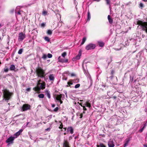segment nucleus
<instances>
[{"label": "nucleus", "mask_w": 147, "mask_h": 147, "mask_svg": "<svg viewBox=\"0 0 147 147\" xmlns=\"http://www.w3.org/2000/svg\"><path fill=\"white\" fill-rule=\"evenodd\" d=\"M3 92L4 96V98L3 99V100H7V102H8V100L9 99L11 96L12 94L10 93L9 90H3Z\"/></svg>", "instance_id": "1"}, {"label": "nucleus", "mask_w": 147, "mask_h": 147, "mask_svg": "<svg viewBox=\"0 0 147 147\" xmlns=\"http://www.w3.org/2000/svg\"><path fill=\"white\" fill-rule=\"evenodd\" d=\"M63 98H65V95L61 94H55L54 96L55 101L56 102L57 101L58 102H60V104L63 103V101L61 100V99L63 100Z\"/></svg>", "instance_id": "2"}, {"label": "nucleus", "mask_w": 147, "mask_h": 147, "mask_svg": "<svg viewBox=\"0 0 147 147\" xmlns=\"http://www.w3.org/2000/svg\"><path fill=\"white\" fill-rule=\"evenodd\" d=\"M37 76L40 78H42L44 77V74L45 72L44 70L40 67L37 68L36 70Z\"/></svg>", "instance_id": "3"}, {"label": "nucleus", "mask_w": 147, "mask_h": 147, "mask_svg": "<svg viewBox=\"0 0 147 147\" xmlns=\"http://www.w3.org/2000/svg\"><path fill=\"white\" fill-rule=\"evenodd\" d=\"M16 16L17 17L18 15L22 16L24 15V12L22 11H21L20 9V7H16L15 10Z\"/></svg>", "instance_id": "4"}, {"label": "nucleus", "mask_w": 147, "mask_h": 147, "mask_svg": "<svg viewBox=\"0 0 147 147\" xmlns=\"http://www.w3.org/2000/svg\"><path fill=\"white\" fill-rule=\"evenodd\" d=\"M39 87H37L34 88L33 89L35 92H38L40 90L43 89L45 88V85L43 84L39 83L38 84Z\"/></svg>", "instance_id": "5"}, {"label": "nucleus", "mask_w": 147, "mask_h": 147, "mask_svg": "<svg viewBox=\"0 0 147 147\" xmlns=\"http://www.w3.org/2000/svg\"><path fill=\"white\" fill-rule=\"evenodd\" d=\"M96 47L95 44L90 43L88 44L86 47L85 49L87 50L94 49Z\"/></svg>", "instance_id": "6"}, {"label": "nucleus", "mask_w": 147, "mask_h": 147, "mask_svg": "<svg viewBox=\"0 0 147 147\" xmlns=\"http://www.w3.org/2000/svg\"><path fill=\"white\" fill-rule=\"evenodd\" d=\"M15 139L14 136H11L6 141V142L8 144V145L12 144L13 143V141Z\"/></svg>", "instance_id": "7"}, {"label": "nucleus", "mask_w": 147, "mask_h": 147, "mask_svg": "<svg viewBox=\"0 0 147 147\" xmlns=\"http://www.w3.org/2000/svg\"><path fill=\"white\" fill-rule=\"evenodd\" d=\"M25 38V34L22 32H21L18 34V41H22Z\"/></svg>", "instance_id": "8"}, {"label": "nucleus", "mask_w": 147, "mask_h": 147, "mask_svg": "<svg viewBox=\"0 0 147 147\" xmlns=\"http://www.w3.org/2000/svg\"><path fill=\"white\" fill-rule=\"evenodd\" d=\"M30 106L28 104H24L23 105L22 107V111H27L30 109Z\"/></svg>", "instance_id": "9"}, {"label": "nucleus", "mask_w": 147, "mask_h": 147, "mask_svg": "<svg viewBox=\"0 0 147 147\" xmlns=\"http://www.w3.org/2000/svg\"><path fill=\"white\" fill-rule=\"evenodd\" d=\"M139 24L142 26V29L146 31L147 33V23H143L140 22Z\"/></svg>", "instance_id": "10"}, {"label": "nucleus", "mask_w": 147, "mask_h": 147, "mask_svg": "<svg viewBox=\"0 0 147 147\" xmlns=\"http://www.w3.org/2000/svg\"><path fill=\"white\" fill-rule=\"evenodd\" d=\"M23 131V130L22 129H21L18 131L14 135V136H15V138L19 136L22 132Z\"/></svg>", "instance_id": "11"}, {"label": "nucleus", "mask_w": 147, "mask_h": 147, "mask_svg": "<svg viewBox=\"0 0 147 147\" xmlns=\"http://www.w3.org/2000/svg\"><path fill=\"white\" fill-rule=\"evenodd\" d=\"M134 74H132L130 76V82L132 83L133 81L134 82H136V80H134Z\"/></svg>", "instance_id": "12"}, {"label": "nucleus", "mask_w": 147, "mask_h": 147, "mask_svg": "<svg viewBox=\"0 0 147 147\" xmlns=\"http://www.w3.org/2000/svg\"><path fill=\"white\" fill-rule=\"evenodd\" d=\"M67 131L68 132H70L71 134H72L74 133V129L71 127H68L67 129Z\"/></svg>", "instance_id": "13"}, {"label": "nucleus", "mask_w": 147, "mask_h": 147, "mask_svg": "<svg viewBox=\"0 0 147 147\" xmlns=\"http://www.w3.org/2000/svg\"><path fill=\"white\" fill-rule=\"evenodd\" d=\"M49 80L51 82H53L55 79L54 75L53 74H50L49 76Z\"/></svg>", "instance_id": "14"}, {"label": "nucleus", "mask_w": 147, "mask_h": 147, "mask_svg": "<svg viewBox=\"0 0 147 147\" xmlns=\"http://www.w3.org/2000/svg\"><path fill=\"white\" fill-rule=\"evenodd\" d=\"M108 147H114L115 145L113 141H110L108 143Z\"/></svg>", "instance_id": "15"}, {"label": "nucleus", "mask_w": 147, "mask_h": 147, "mask_svg": "<svg viewBox=\"0 0 147 147\" xmlns=\"http://www.w3.org/2000/svg\"><path fill=\"white\" fill-rule=\"evenodd\" d=\"M98 43L99 45V47H102L104 45V43L101 41H98Z\"/></svg>", "instance_id": "16"}, {"label": "nucleus", "mask_w": 147, "mask_h": 147, "mask_svg": "<svg viewBox=\"0 0 147 147\" xmlns=\"http://www.w3.org/2000/svg\"><path fill=\"white\" fill-rule=\"evenodd\" d=\"M63 147H69V142L67 141H65L63 143Z\"/></svg>", "instance_id": "17"}, {"label": "nucleus", "mask_w": 147, "mask_h": 147, "mask_svg": "<svg viewBox=\"0 0 147 147\" xmlns=\"http://www.w3.org/2000/svg\"><path fill=\"white\" fill-rule=\"evenodd\" d=\"M108 19L109 23L111 24H112L113 22V19L111 18L110 15H109L108 16Z\"/></svg>", "instance_id": "18"}, {"label": "nucleus", "mask_w": 147, "mask_h": 147, "mask_svg": "<svg viewBox=\"0 0 147 147\" xmlns=\"http://www.w3.org/2000/svg\"><path fill=\"white\" fill-rule=\"evenodd\" d=\"M84 105L85 106H86L87 107H88L89 108L90 107H91L90 104L88 102H86L84 104Z\"/></svg>", "instance_id": "19"}, {"label": "nucleus", "mask_w": 147, "mask_h": 147, "mask_svg": "<svg viewBox=\"0 0 147 147\" xmlns=\"http://www.w3.org/2000/svg\"><path fill=\"white\" fill-rule=\"evenodd\" d=\"M15 69V66L13 65H11L9 67V69L11 71L14 70Z\"/></svg>", "instance_id": "20"}, {"label": "nucleus", "mask_w": 147, "mask_h": 147, "mask_svg": "<svg viewBox=\"0 0 147 147\" xmlns=\"http://www.w3.org/2000/svg\"><path fill=\"white\" fill-rule=\"evenodd\" d=\"M46 94H47V97L49 98H51V95L50 94V92L48 90L45 91Z\"/></svg>", "instance_id": "21"}, {"label": "nucleus", "mask_w": 147, "mask_h": 147, "mask_svg": "<svg viewBox=\"0 0 147 147\" xmlns=\"http://www.w3.org/2000/svg\"><path fill=\"white\" fill-rule=\"evenodd\" d=\"M96 146L97 147H106V146L102 143H100L99 145H97Z\"/></svg>", "instance_id": "22"}, {"label": "nucleus", "mask_w": 147, "mask_h": 147, "mask_svg": "<svg viewBox=\"0 0 147 147\" xmlns=\"http://www.w3.org/2000/svg\"><path fill=\"white\" fill-rule=\"evenodd\" d=\"M91 18L90 14L89 11H88V12L87 19V21H89Z\"/></svg>", "instance_id": "23"}, {"label": "nucleus", "mask_w": 147, "mask_h": 147, "mask_svg": "<svg viewBox=\"0 0 147 147\" xmlns=\"http://www.w3.org/2000/svg\"><path fill=\"white\" fill-rule=\"evenodd\" d=\"M81 54L80 53V51L78 55H77L75 57H76V59L77 60H78L80 59V56H81Z\"/></svg>", "instance_id": "24"}, {"label": "nucleus", "mask_w": 147, "mask_h": 147, "mask_svg": "<svg viewBox=\"0 0 147 147\" xmlns=\"http://www.w3.org/2000/svg\"><path fill=\"white\" fill-rule=\"evenodd\" d=\"M129 141V140H126L125 141V143L123 145V146H124L123 147H126V146H127L128 145Z\"/></svg>", "instance_id": "25"}, {"label": "nucleus", "mask_w": 147, "mask_h": 147, "mask_svg": "<svg viewBox=\"0 0 147 147\" xmlns=\"http://www.w3.org/2000/svg\"><path fill=\"white\" fill-rule=\"evenodd\" d=\"M58 60L59 62L63 63L64 59H63L61 58V56L59 57L58 58Z\"/></svg>", "instance_id": "26"}, {"label": "nucleus", "mask_w": 147, "mask_h": 147, "mask_svg": "<svg viewBox=\"0 0 147 147\" xmlns=\"http://www.w3.org/2000/svg\"><path fill=\"white\" fill-rule=\"evenodd\" d=\"M146 125L145 124H144L143 127L141 128L139 130V131L140 132H142L143 131V130L146 127Z\"/></svg>", "instance_id": "27"}, {"label": "nucleus", "mask_w": 147, "mask_h": 147, "mask_svg": "<svg viewBox=\"0 0 147 147\" xmlns=\"http://www.w3.org/2000/svg\"><path fill=\"white\" fill-rule=\"evenodd\" d=\"M44 95L43 94H40L38 95V96L40 98H43L44 97Z\"/></svg>", "instance_id": "28"}, {"label": "nucleus", "mask_w": 147, "mask_h": 147, "mask_svg": "<svg viewBox=\"0 0 147 147\" xmlns=\"http://www.w3.org/2000/svg\"><path fill=\"white\" fill-rule=\"evenodd\" d=\"M86 39L85 37H84L82 39V42L81 43V45H82L84 44V42H85L86 40Z\"/></svg>", "instance_id": "29"}, {"label": "nucleus", "mask_w": 147, "mask_h": 147, "mask_svg": "<svg viewBox=\"0 0 147 147\" xmlns=\"http://www.w3.org/2000/svg\"><path fill=\"white\" fill-rule=\"evenodd\" d=\"M45 40L48 42H49L50 41V38L47 36H46L45 37Z\"/></svg>", "instance_id": "30"}, {"label": "nucleus", "mask_w": 147, "mask_h": 147, "mask_svg": "<svg viewBox=\"0 0 147 147\" xmlns=\"http://www.w3.org/2000/svg\"><path fill=\"white\" fill-rule=\"evenodd\" d=\"M23 51V49H20L18 51V53L19 54H22Z\"/></svg>", "instance_id": "31"}, {"label": "nucleus", "mask_w": 147, "mask_h": 147, "mask_svg": "<svg viewBox=\"0 0 147 147\" xmlns=\"http://www.w3.org/2000/svg\"><path fill=\"white\" fill-rule=\"evenodd\" d=\"M106 3L107 5H108L110 6V0H105Z\"/></svg>", "instance_id": "32"}, {"label": "nucleus", "mask_w": 147, "mask_h": 147, "mask_svg": "<svg viewBox=\"0 0 147 147\" xmlns=\"http://www.w3.org/2000/svg\"><path fill=\"white\" fill-rule=\"evenodd\" d=\"M47 33L49 35H51L52 34V31L50 30H48L47 31Z\"/></svg>", "instance_id": "33"}, {"label": "nucleus", "mask_w": 147, "mask_h": 147, "mask_svg": "<svg viewBox=\"0 0 147 147\" xmlns=\"http://www.w3.org/2000/svg\"><path fill=\"white\" fill-rule=\"evenodd\" d=\"M67 53L66 52H64L61 54V56L62 57H65V56L66 55Z\"/></svg>", "instance_id": "34"}, {"label": "nucleus", "mask_w": 147, "mask_h": 147, "mask_svg": "<svg viewBox=\"0 0 147 147\" xmlns=\"http://www.w3.org/2000/svg\"><path fill=\"white\" fill-rule=\"evenodd\" d=\"M115 73V71L113 70H112L111 71V74L112 75V76H111V77L112 78L113 77V75H114V74Z\"/></svg>", "instance_id": "35"}, {"label": "nucleus", "mask_w": 147, "mask_h": 147, "mask_svg": "<svg viewBox=\"0 0 147 147\" xmlns=\"http://www.w3.org/2000/svg\"><path fill=\"white\" fill-rule=\"evenodd\" d=\"M47 57L49 58H51L52 57V55L50 53H48L47 54Z\"/></svg>", "instance_id": "36"}, {"label": "nucleus", "mask_w": 147, "mask_h": 147, "mask_svg": "<svg viewBox=\"0 0 147 147\" xmlns=\"http://www.w3.org/2000/svg\"><path fill=\"white\" fill-rule=\"evenodd\" d=\"M47 56L46 54H44L42 58H43L44 59H45L47 58Z\"/></svg>", "instance_id": "37"}, {"label": "nucleus", "mask_w": 147, "mask_h": 147, "mask_svg": "<svg viewBox=\"0 0 147 147\" xmlns=\"http://www.w3.org/2000/svg\"><path fill=\"white\" fill-rule=\"evenodd\" d=\"M80 86V84H76L75 86V88H79Z\"/></svg>", "instance_id": "38"}, {"label": "nucleus", "mask_w": 147, "mask_h": 147, "mask_svg": "<svg viewBox=\"0 0 147 147\" xmlns=\"http://www.w3.org/2000/svg\"><path fill=\"white\" fill-rule=\"evenodd\" d=\"M80 105H81L82 107H83V109L84 111H86V108L85 107V106L83 105V106L81 104H80Z\"/></svg>", "instance_id": "39"}, {"label": "nucleus", "mask_w": 147, "mask_h": 147, "mask_svg": "<svg viewBox=\"0 0 147 147\" xmlns=\"http://www.w3.org/2000/svg\"><path fill=\"white\" fill-rule=\"evenodd\" d=\"M59 109V108L58 107H57L56 108H55L54 110L53 111L56 112H57Z\"/></svg>", "instance_id": "40"}, {"label": "nucleus", "mask_w": 147, "mask_h": 147, "mask_svg": "<svg viewBox=\"0 0 147 147\" xmlns=\"http://www.w3.org/2000/svg\"><path fill=\"white\" fill-rule=\"evenodd\" d=\"M45 24L44 23H42L41 24V26L42 27H44L45 26Z\"/></svg>", "instance_id": "41"}, {"label": "nucleus", "mask_w": 147, "mask_h": 147, "mask_svg": "<svg viewBox=\"0 0 147 147\" xmlns=\"http://www.w3.org/2000/svg\"><path fill=\"white\" fill-rule=\"evenodd\" d=\"M8 71V68H6V69H4V71L5 72H7Z\"/></svg>", "instance_id": "42"}, {"label": "nucleus", "mask_w": 147, "mask_h": 147, "mask_svg": "<svg viewBox=\"0 0 147 147\" xmlns=\"http://www.w3.org/2000/svg\"><path fill=\"white\" fill-rule=\"evenodd\" d=\"M47 12L45 11H43L42 12V14L43 15H46L47 14Z\"/></svg>", "instance_id": "43"}, {"label": "nucleus", "mask_w": 147, "mask_h": 147, "mask_svg": "<svg viewBox=\"0 0 147 147\" xmlns=\"http://www.w3.org/2000/svg\"><path fill=\"white\" fill-rule=\"evenodd\" d=\"M63 124L62 123H61V124L60 125V126L59 127V128L60 129H61L62 128H63Z\"/></svg>", "instance_id": "44"}, {"label": "nucleus", "mask_w": 147, "mask_h": 147, "mask_svg": "<svg viewBox=\"0 0 147 147\" xmlns=\"http://www.w3.org/2000/svg\"><path fill=\"white\" fill-rule=\"evenodd\" d=\"M68 59H66L65 60L64 59L63 63H67L68 62Z\"/></svg>", "instance_id": "45"}, {"label": "nucleus", "mask_w": 147, "mask_h": 147, "mask_svg": "<svg viewBox=\"0 0 147 147\" xmlns=\"http://www.w3.org/2000/svg\"><path fill=\"white\" fill-rule=\"evenodd\" d=\"M140 6L141 7H143V3H140Z\"/></svg>", "instance_id": "46"}, {"label": "nucleus", "mask_w": 147, "mask_h": 147, "mask_svg": "<svg viewBox=\"0 0 147 147\" xmlns=\"http://www.w3.org/2000/svg\"><path fill=\"white\" fill-rule=\"evenodd\" d=\"M72 60L73 61H76V60H77L76 59V57H74L72 59Z\"/></svg>", "instance_id": "47"}, {"label": "nucleus", "mask_w": 147, "mask_h": 147, "mask_svg": "<svg viewBox=\"0 0 147 147\" xmlns=\"http://www.w3.org/2000/svg\"><path fill=\"white\" fill-rule=\"evenodd\" d=\"M67 84L68 85H70L72 84L73 83L71 82H67Z\"/></svg>", "instance_id": "48"}, {"label": "nucleus", "mask_w": 147, "mask_h": 147, "mask_svg": "<svg viewBox=\"0 0 147 147\" xmlns=\"http://www.w3.org/2000/svg\"><path fill=\"white\" fill-rule=\"evenodd\" d=\"M30 88H28L26 89V90L28 92H29L30 90Z\"/></svg>", "instance_id": "49"}, {"label": "nucleus", "mask_w": 147, "mask_h": 147, "mask_svg": "<svg viewBox=\"0 0 147 147\" xmlns=\"http://www.w3.org/2000/svg\"><path fill=\"white\" fill-rule=\"evenodd\" d=\"M76 76L75 74L73 73H72L71 74V76Z\"/></svg>", "instance_id": "50"}, {"label": "nucleus", "mask_w": 147, "mask_h": 147, "mask_svg": "<svg viewBox=\"0 0 147 147\" xmlns=\"http://www.w3.org/2000/svg\"><path fill=\"white\" fill-rule=\"evenodd\" d=\"M50 130V128H48L46 129H45V130L47 131H49Z\"/></svg>", "instance_id": "51"}, {"label": "nucleus", "mask_w": 147, "mask_h": 147, "mask_svg": "<svg viewBox=\"0 0 147 147\" xmlns=\"http://www.w3.org/2000/svg\"><path fill=\"white\" fill-rule=\"evenodd\" d=\"M51 106L52 107L54 108L55 107V105L54 104H51Z\"/></svg>", "instance_id": "52"}, {"label": "nucleus", "mask_w": 147, "mask_h": 147, "mask_svg": "<svg viewBox=\"0 0 147 147\" xmlns=\"http://www.w3.org/2000/svg\"><path fill=\"white\" fill-rule=\"evenodd\" d=\"M111 61H112V59H111V58L110 61L108 62V65H109L110 64V63L111 62Z\"/></svg>", "instance_id": "53"}, {"label": "nucleus", "mask_w": 147, "mask_h": 147, "mask_svg": "<svg viewBox=\"0 0 147 147\" xmlns=\"http://www.w3.org/2000/svg\"><path fill=\"white\" fill-rule=\"evenodd\" d=\"M102 86L103 87H107V88H108V86H106L105 85H102Z\"/></svg>", "instance_id": "54"}, {"label": "nucleus", "mask_w": 147, "mask_h": 147, "mask_svg": "<svg viewBox=\"0 0 147 147\" xmlns=\"http://www.w3.org/2000/svg\"><path fill=\"white\" fill-rule=\"evenodd\" d=\"M125 43L126 45H128L129 44L128 43V42L127 41H126L125 42Z\"/></svg>", "instance_id": "55"}, {"label": "nucleus", "mask_w": 147, "mask_h": 147, "mask_svg": "<svg viewBox=\"0 0 147 147\" xmlns=\"http://www.w3.org/2000/svg\"><path fill=\"white\" fill-rule=\"evenodd\" d=\"M120 49H117V48H115V50L116 51H119Z\"/></svg>", "instance_id": "56"}, {"label": "nucleus", "mask_w": 147, "mask_h": 147, "mask_svg": "<svg viewBox=\"0 0 147 147\" xmlns=\"http://www.w3.org/2000/svg\"><path fill=\"white\" fill-rule=\"evenodd\" d=\"M100 0H94L93 1H96L97 2H99Z\"/></svg>", "instance_id": "57"}, {"label": "nucleus", "mask_w": 147, "mask_h": 147, "mask_svg": "<svg viewBox=\"0 0 147 147\" xmlns=\"http://www.w3.org/2000/svg\"><path fill=\"white\" fill-rule=\"evenodd\" d=\"M110 91H108L107 92V95L108 96H109L110 95H109V93L110 92Z\"/></svg>", "instance_id": "58"}, {"label": "nucleus", "mask_w": 147, "mask_h": 147, "mask_svg": "<svg viewBox=\"0 0 147 147\" xmlns=\"http://www.w3.org/2000/svg\"><path fill=\"white\" fill-rule=\"evenodd\" d=\"M144 146L145 147H147V145H144Z\"/></svg>", "instance_id": "59"}, {"label": "nucleus", "mask_w": 147, "mask_h": 147, "mask_svg": "<svg viewBox=\"0 0 147 147\" xmlns=\"http://www.w3.org/2000/svg\"><path fill=\"white\" fill-rule=\"evenodd\" d=\"M145 36L144 35V34H142V37L143 38H144V37Z\"/></svg>", "instance_id": "60"}, {"label": "nucleus", "mask_w": 147, "mask_h": 147, "mask_svg": "<svg viewBox=\"0 0 147 147\" xmlns=\"http://www.w3.org/2000/svg\"><path fill=\"white\" fill-rule=\"evenodd\" d=\"M29 122H27V124H26V126H27L28 125V124L29 123Z\"/></svg>", "instance_id": "61"}, {"label": "nucleus", "mask_w": 147, "mask_h": 147, "mask_svg": "<svg viewBox=\"0 0 147 147\" xmlns=\"http://www.w3.org/2000/svg\"><path fill=\"white\" fill-rule=\"evenodd\" d=\"M14 10L13 9L11 11V13H13L14 12Z\"/></svg>", "instance_id": "62"}, {"label": "nucleus", "mask_w": 147, "mask_h": 147, "mask_svg": "<svg viewBox=\"0 0 147 147\" xmlns=\"http://www.w3.org/2000/svg\"><path fill=\"white\" fill-rule=\"evenodd\" d=\"M41 81V80H40L38 81V82L39 84L40 83V82Z\"/></svg>", "instance_id": "63"}, {"label": "nucleus", "mask_w": 147, "mask_h": 147, "mask_svg": "<svg viewBox=\"0 0 147 147\" xmlns=\"http://www.w3.org/2000/svg\"><path fill=\"white\" fill-rule=\"evenodd\" d=\"M117 97L116 96H113V98H114V99H116V98Z\"/></svg>", "instance_id": "64"}]
</instances>
